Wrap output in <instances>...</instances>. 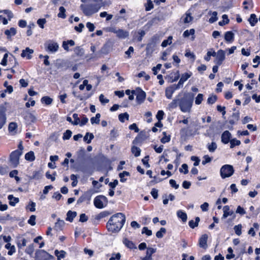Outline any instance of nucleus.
<instances>
[{
	"instance_id": "f257e3e1",
	"label": "nucleus",
	"mask_w": 260,
	"mask_h": 260,
	"mask_svg": "<svg viewBox=\"0 0 260 260\" xmlns=\"http://www.w3.org/2000/svg\"><path fill=\"white\" fill-rule=\"evenodd\" d=\"M125 221V215L122 213H118L111 217L106 226L108 231L117 233L122 228Z\"/></svg>"
},
{
	"instance_id": "f03ea898",
	"label": "nucleus",
	"mask_w": 260,
	"mask_h": 260,
	"mask_svg": "<svg viewBox=\"0 0 260 260\" xmlns=\"http://www.w3.org/2000/svg\"><path fill=\"white\" fill-rule=\"evenodd\" d=\"M193 97L190 94L186 95L179 99V106L183 112H190L193 103Z\"/></svg>"
},
{
	"instance_id": "7ed1b4c3",
	"label": "nucleus",
	"mask_w": 260,
	"mask_h": 260,
	"mask_svg": "<svg viewBox=\"0 0 260 260\" xmlns=\"http://www.w3.org/2000/svg\"><path fill=\"white\" fill-rule=\"evenodd\" d=\"M101 6L100 4H88L80 5V9L85 16H90L92 14L98 12Z\"/></svg>"
},
{
	"instance_id": "20e7f679",
	"label": "nucleus",
	"mask_w": 260,
	"mask_h": 260,
	"mask_svg": "<svg viewBox=\"0 0 260 260\" xmlns=\"http://www.w3.org/2000/svg\"><path fill=\"white\" fill-rule=\"evenodd\" d=\"M108 202L107 198L103 195L96 196L93 200L94 205L98 209H102L106 207Z\"/></svg>"
},
{
	"instance_id": "39448f33",
	"label": "nucleus",
	"mask_w": 260,
	"mask_h": 260,
	"mask_svg": "<svg viewBox=\"0 0 260 260\" xmlns=\"http://www.w3.org/2000/svg\"><path fill=\"white\" fill-rule=\"evenodd\" d=\"M234 173V168L230 165H223L221 167L220 171V176L222 179L231 177Z\"/></svg>"
},
{
	"instance_id": "423d86ee",
	"label": "nucleus",
	"mask_w": 260,
	"mask_h": 260,
	"mask_svg": "<svg viewBox=\"0 0 260 260\" xmlns=\"http://www.w3.org/2000/svg\"><path fill=\"white\" fill-rule=\"evenodd\" d=\"M22 152L20 150H15L10 155V162L13 167H16L19 163V157L22 155Z\"/></svg>"
},
{
	"instance_id": "0eeeda50",
	"label": "nucleus",
	"mask_w": 260,
	"mask_h": 260,
	"mask_svg": "<svg viewBox=\"0 0 260 260\" xmlns=\"http://www.w3.org/2000/svg\"><path fill=\"white\" fill-rule=\"evenodd\" d=\"M35 260H50L53 256L44 250H37L35 253Z\"/></svg>"
},
{
	"instance_id": "6e6552de",
	"label": "nucleus",
	"mask_w": 260,
	"mask_h": 260,
	"mask_svg": "<svg viewBox=\"0 0 260 260\" xmlns=\"http://www.w3.org/2000/svg\"><path fill=\"white\" fill-rule=\"evenodd\" d=\"M45 47L47 51L55 53L58 51L59 45L57 42L53 40H49L45 43Z\"/></svg>"
},
{
	"instance_id": "1a4fd4ad",
	"label": "nucleus",
	"mask_w": 260,
	"mask_h": 260,
	"mask_svg": "<svg viewBox=\"0 0 260 260\" xmlns=\"http://www.w3.org/2000/svg\"><path fill=\"white\" fill-rule=\"evenodd\" d=\"M216 59L215 63L218 65H221L225 58V51L223 50L220 49L216 52Z\"/></svg>"
},
{
	"instance_id": "9d476101",
	"label": "nucleus",
	"mask_w": 260,
	"mask_h": 260,
	"mask_svg": "<svg viewBox=\"0 0 260 260\" xmlns=\"http://www.w3.org/2000/svg\"><path fill=\"white\" fill-rule=\"evenodd\" d=\"M136 101L139 104H142L146 99V93L141 88L136 89Z\"/></svg>"
},
{
	"instance_id": "9b49d317",
	"label": "nucleus",
	"mask_w": 260,
	"mask_h": 260,
	"mask_svg": "<svg viewBox=\"0 0 260 260\" xmlns=\"http://www.w3.org/2000/svg\"><path fill=\"white\" fill-rule=\"evenodd\" d=\"M231 134L228 131H224L221 135V142L224 144H228L230 142Z\"/></svg>"
},
{
	"instance_id": "f8f14e48",
	"label": "nucleus",
	"mask_w": 260,
	"mask_h": 260,
	"mask_svg": "<svg viewBox=\"0 0 260 260\" xmlns=\"http://www.w3.org/2000/svg\"><path fill=\"white\" fill-rule=\"evenodd\" d=\"M34 53V50L27 47L25 50L22 51L21 56L22 57H26L27 59L31 58V54Z\"/></svg>"
},
{
	"instance_id": "ddd939ff",
	"label": "nucleus",
	"mask_w": 260,
	"mask_h": 260,
	"mask_svg": "<svg viewBox=\"0 0 260 260\" xmlns=\"http://www.w3.org/2000/svg\"><path fill=\"white\" fill-rule=\"evenodd\" d=\"M223 214L222 215V218H226L229 216L234 215V211L232 210H230V207L229 206H225L223 207Z\"/></svg>"
},
{
	"instance_id": "4468645a",
	"label": "nucleus",
	"mask_w": 260,
	"mask_h": 260,
	"mask_svg": "<svg viewBox=\"0 0 260 260\" xmlns=\"http://www.w3.org/2000/svg\"><path fill=\"white\" fill-rule=\"evenodd\" d=\"M208 236L206 234L202 235L199 239V246L204 249L207 247V241Z\"/></svg>"
},
{
	"instance_id": "2eb2a0df",
	"label": "nucleus",
	"mask_w": 260,
	"mask_h": 260,
	"mask_svg": "<svg viewBox=\"0 0 260 260\" xmlns=\"http://www.w3.org/2000/svg\"><path fill=\"white\" fill-rule=\"evenodd\" d=\"M224 40L228 43H232L234 41V34L231 31H226L224 34Z\"/></svg>"
},
{
	"instance_id": "dca6fc26",
	"label": "nucleus",
	"mask_w": 260,
	"mask_h": 260,
	"mask_svg": "<svg viewBox=\"0 0 260 260\" xmlns=\"http://www.w3.org/2000/svg\"><path fill=\"white\" fill-rule=\"evenodd\" d=\"M129 35V32L125 30L119 29H117L116 36L119 39H125Z\"/></svg>"
},
{
	"instance_id": "f3484780",
	"label": "nucleus",
	"mask_w": 260,
	"mask_h": 260,
	"mask_svg": "<svg viewBox=\"0 0 260 260\" xmlns=\"http://www.w3.org/2000/svg\"><path fill=\"white\" fill-rule=\"evenodd\" d=\"M175 90L176 89L175 88L174 86L172 85L170 87H167L165 90L166 96L168 99H172V95H173V93L174 92V91H175Z\"/></svg>"
},
{
	"instance_id": "a211bd4d",
	"label": "nucleus",
	"mask_w": 260,
	"mask_h": 260,
	"mask_svg": "<svg viewBox=\"0 0 260 260\" xmlns=\"http://www.w3.org/2000/svg\"><path fill=\"white\" fill-rule=\"evenodd\" d=\"M184 23H189L193 20V17L191 16L190 12H187L181 18Z\"/></svg>"
},
{
	"instance_id": "6ab92c4d",
	"label": "nucleus",
	"mask_w": 260,
	"mask_h": 260,
	"mask_svg": "<svg viewBox=\"0 0 260 260\" xmlns=\"http://www.w3.org/2000/svg\"><path fill=\"white\" fill-rule=\"evenodd\" d=\"M17 127L18 126L16 122H12L9 124L8 130L12 135H15L16 134Z\"/></svg>"
},
{
	"instance_id": "aec40b11",
	"label": "nucleus",
	"mask_w": 260,
	"mask_h": 260,
	"mask_svg": "<svg viewBox=\"0 0 260 260\" xmlns=\"http://www.w3.org/2000/svg\"><path fill=\"white\" fill-rule=\"evenodd\" d=\"M8 199L9 200V204L12 206H15L19 201L18 198H15L12 194L8 196Z\"/></svg>"
},
{
	"instance_id": "412c9836",
	"label": "nucleus",
	"mask_w": 260,
	"mask_h": 260,
	"mask_svg": "<svg viewBox=\"0 0 260 260\" xmlns=\"http://www.w3.org/2000/svg\"><path fill=\"white\" fill-rule=\"evenodd\" d=\"M248 21L252 26H254L258 21L256 15L255 14H251L248 19Z\"/></svg>"
},
{
	"instance_id": "4be33fe9",
	"label": "nucleus",
	"mask_w": 260,
	"mask_h": 260,
	"mask_svg": "<svg viewBox=\"0 0 260 260\" xmlns=\"http://www.w3.org/2000/svg\"><path fill=\"white\" fill-rule=\"evenodd\" d=\"M77 213L75 211H69L67 214L66 220L72 222L74 218L76 216Z\"/></svg>"
},
{
	"instance_id": "5701e85b",
	"label": "nucleus",
	"mask_w": 260,
	"mask_h": 260,
	"mask_svg": "<svg viewBox=\"0 0 260 260\" xmlns=\"http://www.w3.org/2000/svg\"><path fill=\"white\" fill-rule=\"evenodd\" d=\"M177 215L178 218L181 219L182 221L184 222L187 220V216L185 212L181 210H179L177 212Z\"/></svg>"
},
{
	"instance_id": "b1692460",
	"label": "nucleus",
	"mask_w": 260,
	"mask_h": 260,
	"mask_svg": "<svg viewBox=\"0 0 260 260\" xmlns=\"http://www.w3.org/2000/svg\"><path fill=\"white\" fill-rule=\"evenodd\" d=\"M194 32H195L194 29L193 28H191L189 30H186L185 31H184L183 32V36L184 37L186 38V37H189L190 35H192V37H191L192 40H193L195 38V37L194 36Z\"/></svg>"
},
{
	"instance_id": "393cba45",
	"label": "nucleus",
	"mask_w": 260,
	"mask_h": 260,
	"mask_svg": "<svg viewBox=\"0 0 260 260\" xmlns=\"http://www.w3.org/2000/svg\"><path fill=\"white\" fill-rule=\"evenodd\" d=\"M155 47V45L153 44H152L149 42L146 46V51L147 54H151L154 50V48Z\"/></svg>"
},
{
	"instance_id": "a878e982",
	"label": "nucleus",
	"mask_w": 260,
	"mask_h": 260,
	"mask_svg": "<svg viewBox=\"0 0 260 260\" xmlns=\"http://www.w3.org/2000/svg\"><path fill=\"white\" fill-rule=\"evenodd\" d=\"M94 138V135L92 133H86L85 136L84 137L83 140L87 144L91 143V140Z\"/></svg>"
},
{
	"instance_id": "bb28decb",
	"label": "nucleus",
	"mask_w": 260,
	"mask_h": 260,
	"mask_svg": "<svg viewBox=\"0 0 260 260\" xmlns=\"http://www.w3.org/2000/svg\"><path fill=\"white\" fill-rule=\"evenodd\" d=\"M25 159L29 161H32L35 159V156L34 154V152L32 151H30L25 155Z\"/></svg>"
},
{
	"instance_id": "cd10ccee",
	"label": "nucleus",
	"mask_w": 260,
	"mask_h": 260,
	"mask_svg": "<svg viewBox=\"0 0 260 260\" xmlns=\"http://www.w3.org/2000/svg\"><path fill=\"white\" fill-rule=\"evenodd\" d=\"M16 34V30L14 27H11L10 29H7L5 31V34L8 37V38L14 36Z\"/></svg>"
},
{
	"instance_id": "c85d7f7f",
	"label": "nucleus",
	"mask_w": 260,
	"mask_h": 260,
	"mask_svg": "<svg viewBox=\"0 0 260 260\" xmlns=\"http://www.w3.org/2000/svg\"><path fill=\"white\" fill-rule=\"evenodd\" d=\"M54 253L56 256L57 257V260H60L61 258H63L65 257L66 252L63 250L58 251L55 250Z\"/></svg>"
},
{
	"instance_id": "c756f323",
	"label": "nucleus",
	"mask_w": 260,
	"mask_h": 260,
	"mask_svg": "<svg viewBox=\"0 0 260 260\" xmlns=\"http://www.w3.org/2000/svg\"><path fill=\"white\" fill-rule=\"evenodd\" d=\"M179 99H174L171 103L168 105L169 110H172L176 108L179 105Z\"/></svg>"
},
{
	"instance_id": "7c9ffc66",
	"label": "nucleus",
	"mask_w": 260,
	"mask_h": 260,
	"mask_svg": "<svg viewBox=\"0 0 260 260\" xmlns=\"http://www.w3.org/2000/svg\"><path fill=\"white\" fill-rule=\"evenodd\" d=\"M5 248L7 249H10L8 252L9 255H12L15 252V248L14 245L11 246L10 243H7L5 245Z\"/></svg>"
},
{
	"instance_id": "2f4dec72",
	"label": "nucleus",
	"mask_w": 260,
	"mask_h": 260,
	"mask_svg": "<svg viewBox=\"0 0 260 260\" xmlns=\"http://www.w3.org/2000/svg\"><path fill=\"white\" fill-rule=\"evenodd\" d=\"M52 101H53L52 99H51L50 97L47 96H43L41 99L42 103L46 104V105H49L51 104L52 103Z\"/></svg>"
},
{
	"instance_id": "473e14b6",
	"label": "nucleus",
	"mask_w": 260,
	"mask_h": 260,
	"mask_svg": "<svg viewBox=\"0 0 260 260\" xmlns=\"http://www.w3.org/2000/svg\"><path fill=\"white\" fill-rule=\"evenodd\" d=\"M160 40V36L157 34L154 35L153 36L151 37L150 39L149 42L153 44L156 46V43H157Z\"/></svg>"
},
{
	"instance_id": "72a5a7b5",
	"label": "nucleus",
	"mask_w": 260,
	"mask_h": 260,
	"mask_svg": "<svg viewBox=\"0 0 260 260\" xmlns=\"http://www.w3.org/2000/svg\"><path fill=\"white\" fill-rule=\"evenodd\" d=\"M216 54V52L212 49L210 51L207 52L206 56L204 57V59L206 61H209L211 56H215Z\"/></svg>"
},
{
	"instance_id": "f704fd0d",
	"label": "nucleus",
	"mask_w": 260,
	"mask_h": 260,
	"mask_svg": "<svg viewBox=\"0 0 260 260\" xmlns=\"http://www.w3.org/2000/svg\"><path fill=\"white\" fill-rule=\"evenodd\" d=\"M199 221H200V218L199 217H197L196 218L195 221H193V220H191L189 221L188 224L191 228L194 229L195 227L198 226Z\"/></svg>"
},
{
	"instance_id": "c9c22d12",
	"label": "nucleus",
	"mask_w": 260,
	"mask_h": 260,
	"mask_svg": "<svg viewBox=\"0 0 260 260\" xmlns=\"http://www.w3.org/2000/svg\"><path fill=\"white\" fill-rule=\"evenodd\" d=\"M90 200V197L88 196L87 194H85L81 196L79 198V199L77 200V203L78 204H80L86 200L89 201Z\"/></svg>"
},
{
	"instance_id": "e433bc0d",
	"label": "nucleus",
	"mask_w": 260,
	"mask_h": 260,
	"mask_svg": "<svg viewBox=\"0 0 260 260\" xmlns=\"http://www.w3.org/2000/svg\"><path fill=\"white\" fill-rule=\"evenodd\" d=\"M123 242L127 247L130 249H133L135 247L134 244L131 241H129L126 238L123 239Z\"/></svg>"
},
{
	"instance_id": "4c0bfd02",
	"label": "nucleus",
	"mask_w": 260,
	"mask_h": 260,
	"mask_svg": "<svg viewBox=\"0 0 260 260\" xmlns=\"http://www.w3.org/2000/svg\"><path fill=\"white\" fill-rule=\"evenodd\" d=\"M222 18L223 20L218 22V24L220 26H223L225 24H228L229 23V19L228 18V16L226 14H224L222 15Z\"/></svg>"
},
{
	"instance_id": "58836bf2",
	"label": "nucleus",
	"mask_w": 260,
	"mask_h": 260,
	"mask_svg": "<svg viewBox=\"0 0 260 260\" xmlns=\"http://www.w3.org/2000/svg\"><path fill=\"white\" fill-rule=\"evenodd\" d=\"M243 5L244 6V9L245 10H248L249 8H252L253 7V3L252 0H246L243 2Z\"/></svg>"
},
{
	"instance_id": "ea45409f",
	"label": "nucleus",
	"mask_w": 260,
	"mask_h": 260,
	"mask_svg": "<svg viewBox=\"0 0 260 260\" xmlns=\"http://www.w3.org/2000/svg\"><path fill=\"white\" fill-rule=\"evenodd\" d=\"M118 118L121 122H124L125 120H128L129 115L126 112L121 113L119 115Z\"/></svg>"
},
{
	"instance_id": "a19ab883",
	"label": "nucleus",
	"mask_w": 260,
	"mask_h": 260,
	"mask_svg": "<svg viewBox=\"0 0 260 260\" xmlns=\"http://www.w3.org/2000/svg\"><path fill=\"white\" fill-rule=\"evenodd\" d=\"M59 12L58 13L57 16L59 18H61L64 19L66 17V15L65 14L66 9L63 7H60L59 8Z\"/></svg>"
},
{
	"instance_id": "79ce46f5",
	"label": "nucleus",
	"mask_w": 260,
	"mask_h": 260,
	"mask_svg": "<svg viewBox=\"0 0 260 260\" xmlns=\"http://www.w3.org/2000/svg\"><path fill=\"white\" fill-rule=\"evenodd\" d=\"M130 175L129 172L127 171H123L122 173L119 174V176L120 178V181L121 182H124L126 181V179L125 178V176H128Z\"/></svg>"
},
{
	"instance_id": "37998d69",
	"label": "nucleus",
	"mask_w": 260,
	"mask_h": 260,
	"mask_svg": "<svg viewBox=\"0 0 260 260\" xmlns=\"http://www.w3.org/2000/svg\"><path fill=\"white\" fill-rule=\"evenodd\" d=\"M207 148L210 152H213L217 149V144L215 142H212L207 145Z\"/></svg>"
},
{
	"instance_id": "c03bdc74",
	"label": "nucleus",
	"mask_w": 260,
	"mask_h": 260,
	"mask_svg": "<svg viewBox=\"0 0 260 260\" xmlns=\"http://www.w3.org/2000/svg\"><path fill=\"white\" fill-rule=\"evenodd\" d=\"M41 177L42 174L40 171H34L32 173V175L31 176L30 178L32 179L39 180L41 179Z\"/></svg>"
},
{
	"instance_id": "a18cd8bd",
	"label": "nucleus",
	"mask_w": 260,
	"mask_h": 260,
	"mask_svg": "<svg viewBox=\"0 0 260 260\" xmlns=\"http://www.w3.org/2000/svg\"><path fill=\"white\" fill-rule=\"evenodd\" d=\"M156 251V249L153 248H148L147 249L145 257H152V255Z\"/></svg>"
},
{
	"instance_id": "49530a36",
	"label": "nucleus",
	"mask_w": 260,
	"mask_h": 260,
	"mask_svg": "<svg viewBox=\"0 0 260 260\" xmlns=\"http://www.w3.org/2000/svg\"><path fill=\"white\" fill-rule=\"evenodd\" d=\"M101 117V115L100 113H97L95 117H93L91 118L90 121L91 123L93 124L94 123L99 124L100 122V118Z\"/></svg>"
},
{
	"instance_id": "de8ad7c7",
	"label": "nucleus",
	"mask_w": 260,
	"mask_h": 260,
	"mask_svg": "<svg viewBox=\"0 0 260 260\" xmlns=\"http://www.w3.org/2000/svg\"><path fill=\"white\" fill-rule=\"evenodd\" d=\"M132 152L134 154L135 156L138 157L140 155L141 149L136 146H133L132 147Z\"/></svg>"
},
{
	"instance_id": "09e8293b",
	"label": "nucleus",
	"mask_w": 260,
	"mask_h": 260,
	"mask_svg": "<svg viewBox=\"0 0 260 260\" xmlns=\"http://www.w3.org/2000/svg\"><path fill=\"white\" fill-rule=\"evenodd\" d=\"M64 225V222L63 220H57V221L55 223V228L57 230H61L62 228Z\"/></svg>"
},
{
	"instance_id": "8fccbe9b",
	"label": "nucleus",
	"mask_w": 260,
	"mask_h": 260,
	"mask_svg": "<svg viewBox=\"0 0 260 260\" xmlns=\"http://www.w3.org/2000/svg\"><path fill=\"white\" fill-rule=\"evenodd\" d=\"M166 233V230L164 228H161L160 230L157 231L156 233V236L158 238H161L163 237L164 235Z\"/></svg>"
},
{
	"instance_id": "3c124183",
	"label": "nucleus",
	"mask_w": 260,
	"mask_h": 260,
	"mask_svg": "<svg viewBox=\"0 0 260 260\" xmlns=\"http://www.w3.org/2000/svg\"><path fill=\"white\" fill-rule=\"evenodd\" d=\"M172 37L169 36L167 40H165L161 43V46L162 47H166L168 45H170L172 43Z\"/></svg>"
},
{
	"instance_id": "603ef678",
	"label": "nucleus",
	"mask_w": 260,
	"mask_h": 260,
	"mask_svg": "<svg viewBox=\"0 0 260 260\" xmlns=\"http://www.w3.org/2000/svg\"><path fill=\"white\" fill-rule=\"evenodd\" d=\"M145 10L147 11L151 10L153 8V4L151 0H147V3L145 4Z\"/></svg>"
},
{
	"instance_id": "864d4df0",
	"label": "nucleus",
	"mask_w": 260,
	"mask_h": 260,
	"mask_svg": "<svg viewBox=\"0 0 260 260\" xmlns=\"http://www.w3.org/2000/svg\"><path fill=\"white\" fill-rule=\"evenodd\" d=\"M230 142V144H231L230 147L231 148H234L236 146H239L241 144L240 141L237 140L236 139H233L231 140Z\"/></svg>"
},
{
	"instance_id": "5fc2aeb1",
	"label": "nucleus",
	"mask_w": 260,
	"mask_h": 260,
	"mask_svg": "<svg viewBox=\"0 0 260 260\" xmlns=\"http://www.w3.org/2000/svg\"><path fill=\"white\" fill-rule=\"evenodd\" d=\"M6 116L2 113H0V129H1L6 123Z\"/></svg>"
},
{
	"instance_id": "6e6d98bb",
	"label": "nucleus",
	"mask_w": 260,
	"mask_h": 260,
	"mask_svg": "<svg viewBox=\"0 0 260 260\" xmlns=\"http://www.w3.org/2000/svg\"><path fill=\"white\" fill-rule=\"evenodd\" d=\"M192 73L191 72L185 73L182 74L180 79L184 82L191 77Z\"/></svg>"
},
{
	"instance_id": "4d7b16f0",
	"label": "nucleus",
	"mask_w": 260,
	"mask_h": 260,
	"mask_svg": "<svg viewBox=\"0 0 260 260\" xmlns=\"http://www.w3.org/2000/svg\"><path fill=\"white\" fill-rule=\"evenodd\" d=\"M217 15V13L216 12L214 11V12H212V16L210 18V19L209 20V22L211 23H214L215 21H216L218 19Z\"/></svg>"
},
{
	"instance_id": "13d9d810",
	"label": "nucleus",
	"mask_w": 260,
	"mask_h": 260,
	"mask_svg": "<svg viewBox=\"0 0 260 260\" xmlns=\"http://www.w3.org/2000/svg\"><path fill=\"white\" fill-rule=\"evenodd\" d=\"M242 228V226L241 224H238L234 226V229L235 230V232L238 236H240L241 235Z\"/></svg>"
},
{
	"instance_id": "bf43d9fd",
	"label": "nucleus",
	"mask_w": 260,
	"mask_h": 260,
	"mask_svg": "<svg viewBox=\"0 0 260 260\" xmlns=\"http://www.w3.org/2000/svg\"><path fill=\"white\" fill-rule=\"evenodd\" d=\"M74 52L78 56H82L84 54L83 49L79 46L75 48Z\"/></svg>"
},
{
	"instance_id": "052dcab7",
	"label": "nucleus",
	"mask_w": 260,
	"mask_h": 260,
	"mask_svg": "<svg viewBox=\"0 0 260 260\" xmlns=\"http://www.w3.org/2000/svg\"><path fill=\"white\" fill-rule=\"evenodd\" d=\"M34 251V247L33 244L29 245L25 249V252L31 255Z\"/></svg>"
},
{
	"instance_id": "680f3d73",
	"label": "nucleus",
	"mask_w": 260,
	"mask_h": 260,
	"mask_svg": "<svg viewBox=\"0 0 260 260\" xmlns=\"http://www.w3.org/2000/svg\"><path fill=\"white\" fill-rule=\"evenodd\" d=\"M179 171L181 173H183L184 174H186L188 172V166L186 164H183L181 166V168L179 169Z\"/></svg>"
},
{
	"instance_id": "e2e57ef3",
	"label": "nucleus",
	"mask_w": 260,
	"mask_h": 260,
	"mask_svg": "<svg viewBox=\"0 0 260 260\" xmlns=\"http://www.w3.org/2000/svg\"><path fill=\"white\" fill-rule=\"evenodd\" d=\"M217 99V96L215 95H213L208 98L207 100V103L209 104H213L216 101Z\"/></svg>"
},
{
	"instance_id": "0e129e2a",
	"label": "nucleus",
	"mask_w": 260,
	"mask_h": 260,
	"mask_svg": "<svg viewBox=\"0 0 260 260\" xmlns=\"http://www.w3.org/2000/svg\"><path fill=\"white\" fill-rule=\"evenodd\" d=\"M203 100V94H201V93L198 94V95H197V96L196 97V100H195L196 104L200 105V104H201Z\"/></svg>"
},
{
	"instance_id": "69168bd1",
	"label": "nucleus",
	"mask_w": 260,
	"mask_h": 260,
	"mask_svg": "<svg viewBox=\"0 0 260 260\" xmlns=\"http://www.w3.org/2000/svg\"><path fill=\"white\" fill-rule=\"evenodd\" d=\"M138 77L139 78L144 77L145 80L146 81L149 80L150 78V76L146 74V73L144 71H142L140 73H139L138 74Z\"/></svg>"
},
{
	"instance_id": "338daca9",
	"label": "nucleus",
	"mask_w": 260,
	"mask_h": 260,
	"mask_svg": "<svg viewBox=\"0 0 260 260\" xmlns=\"http://www.w3.org/2000/svg\"><path fill=\"white\" fill-rule=\"evenodd\" d=\"M121 258V254L120 253H113L111 255V257L109 260H119Z\"/></svg>"
},
{
	"instance_id": "774afa93",
	"label": "nucleus",
	"mask_w": 260,
	"mask_h": 260,
	"mask_svg": "<svg viewBox=\"0 0 260 260\" xmlns=\"http://www.w3.org/2000/svg\"><path fill=\"white\" fill-rule=\"evenodd\" d=\"M72 132L70 130H67L66 132L63 134V140H68L72 136Z\"/></svg>"
}]
</instances>
